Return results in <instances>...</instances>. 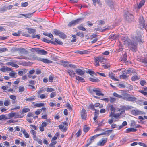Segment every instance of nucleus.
<instances>
[{
    "label": "nucleus",
    "mask_w": 147,
    "mask_h": 147,
    "mask_svg": "<svg viewBox=\"0 0 147 147\" xmlns=\"http://www.w3.org/2000/svg\"><path fill=\"white\" fill-rule=\"evenodd\" d=\"M141 34L142 33L140 32L139 31H137L135 37V39H134L135 41H132L129 38H127L125 40H124V45L126 46H129L130 49L133 52H136L137 51L138 45V43L136 42L137 41L140 43H142L144 42L142 39Z\"/></svg>",
    "instance_id": "obj_1"
},
{
    "label": "nucleus",
    "mask_w": 147,
    "mask_h": 147,
    "mask_svg": "<svg viewBox=\"0 0 147 147\" xmlns=\"http://www.w3.org/2000/svg\"><path fill=\"white\" fill-rule=\"evenodd\" d=\"M89 91L91 94L95 93L96 95L99 96H103L104 94L101 93L100 90L98 88H95L93 89H91L89 88Z\"/></svg>",
    "instance_id": "obj_2"
},
{
    "label": "nucleus",
    "mask_w": 147,
    "mask_h": 147,
    "mask_svg": "<svg viewBox=\"0 0 147 147\" xmlns=\"http://www.w3.org/2000/svg\"><path fill=\"white\" fill-rule=\"evenodd\" d=\"M124 16L125 20L129 22H130L134 20V16L128 11L125 12Z\"/></svg>",
    "instance_id": "obj_3"
},
{
    "label": "nucleus",
    "mask_w": 147,
    "mask_h": 147,
    "mask_svg": "<svg viewBox=\"0 0 147 147\" xmlns=\"http://www.w3.org/2000/svg\"><path fill=\"white\" fill-rule=\"evenodd\" d=\"M83 19L84 18H81L77 19L76 20H72L69 22L68 26L69 27L74 26L83 20Z\"/></svg>",
    "instance_id": "obj_4"
},
{
    "label": "nucleus",
    "mask_w": 147,
    "mask_h": 147,
    "mask_svg": "<svg viewBox=\"0 0 147 147\" xmlns=\"http://www.w3.org/2000/svg\"><path fill=\"white\" fill-rule=\"evenodd\" d=\"M34 50L37 52L39 54L45 55L47 53V52L46 51L43 50H40V49L38 48H32L31 51L32 52H34Z\"/></svg>",
    "instance_id": "obj_5"
},
{
    "label": "nucleus",
    "mask_w": 147,
    "mask_h": 147,
    "mask_svg": "<svg viewBox=\"0 0 147 147\" xmlns=\"http://www.w3.org/2000/svg\"><path fill=\"white\" fill-rule=\"evenodd\" d=\"M33 57L35 59L41 61L45 63H51L52 62V61H51L44 58H41L38 57H35L34 55H33Z\"/></svg>",
    "instance_id": "obj_6"
},
{
    "label": "nucleus",
    "mask_w": 147,
    "mask_h": 147,
    "mask_svg": "<svg viewBox=\"0 0 147 147\" xmlns=\"http://www.w3.org/2000/svg\"><path fill=\"white\" fill-rule=\"evenodd\" d=\"M96 66L99 65V62L102 63L105 61V59L103 57H98L94 58Z\"/></svg>",
    "instance_id": "obj_7"
},
{
    "label": "nucleus",
    "mask_w": 147,
    "mask_h": 147,
    "mask_svg": "<svg viewBox=\"0 0 147 147\" xmlns=\"http://www.w3.org/2000/svg\"><path fill=\"white\" fill-rule=\"evenodd\" d=\"M119 93L120 94L121 96V98L125 100H126L127 97L130 96V94L127 93L126 92L123 90H122L121 92H119Z\"/></svg>",
    "instance_id": "obj_8"
},
{
    "label": "nucleus",
    "mask_w": 147,
    "mask_h": 147,
    "mask_svg": "<svg viewBox=\"0 0 147 147\" xmlns=\"http://www.w3.org/2000/svg\"><path fill=\"white\" fill-rule=\"evenodd\" d=\"M131 113L134 115H137L141 114H145V113L144 112L138 110H133L131 111Z\"/></svg>",
    "instance_id": "obj_9"
},
{
    "label": "nucleus",
    "mask_w": 147,
    "mask_h": 147,
    "mask_svg": "<svg viewBox=\"0 0 147 147\" xmlns=\"http://www.w3.org/2000/svg\"><path fill=\"white\" fill-rule=\"evenodd\" d=\"M107 138H102L101 140H100L97 143V145L99 146H103L105 145L107 142Z\"/></svg>",
    "instance_id": "obj_10"
},
{
    "label": "nucleus",
    "mask_w": 147,
    "mask_h": 147,
    "mask_svg": "<svg viewBox=\"0 0 147 147\" xmlns=\"http://www.w3.org/2000/svg\"><path fill=\"white\" fill-rule=\"evenodd\" d=\"M139 24L141 28H144V27L145 21L142 16L140 17L139 19Z\"/></svg>",
    "instance_id": "obj_11"
},
{
    "label": "nucleus",
    "mask_w": 147,
    "mask_h": 147,
    "mask_svg": "<svg viewBox=\"0 0 147 147\" xmlns=\"http://www.w3.org/2000/svg\"><path fill=\"white\" fill-rule=\"evenodd\" d=\"M81 115L82 119L86 120V112L84 109H83L81 111Z\"/></svg>",
    "instance_id": "obj_12"
},
{
    "label": "nucleus",
    "mask_w": 147,
    "mask_h": 147,
    "mask_svg": "<svg viewBox=\"0 0 147 147\" xmlns=\"http://www.w3.org/2000/svg\"><path fill=\"white\" fill-rule=\"evenodd\" d=\"M75 71L77 74L80 76L84 75L85 73V70H82L80 69H76Z\"/></svg>",
    "instance_id": "obj_13"
},
{
    "label": "nucleus",
    "mask_w": 147,
    "mask_h": 147,
    "mask_svg": "<svg viewBox=\"0 0 147 147\" xmlns=\"http://www.w3.org/2000/svg\"><path fill=\"white\" fill-rule=\"evenodd\" d=\"M106 1L108 5L110 7L111 9L114 8V4L113 1H109V0H106Z\"/></svg>",
    "instance_id": "obj_14"
},
{
    "label": "nucleus",
    "mask_w": 147,
    "mask_h": 147,
    "mask_svg": "<svg viewBox=\"0 0 147 147\" xmlns=\"http://www.w3.org/2000/svg\"><path fill=\"white\" fill-rule=\"evenodd\" d=\"M61 65H62L65 67H69V63L68 61H61L60 62Z\"/></svg>",
    "instance_id": "obj_15"
},
{
    "label": "nucleus",
    "mask_w": 147,
    "mask_h": 147,
    "mask_svg": "<svg viewBox=\"0 0 147 147\" xmlns=\"http://www.w3.org/2000/svg\"><path fill=\"white\" fill-rule=\"evenodd\" d=\"M136 100V98L133 96H128L126 100L129 101H134Z\"/></svg>",
    "instance_id": "obj_16"
},
{
    "label": "nucleus",
    "mask_w": 147,
    "mask_h": 147,
    "mask_svg": "<svg viewBox=\"0 0 147 147\" xmlns=\"http://www.w3.org/2000/svg\"><path fill=\"white\" fill-rule=\"evenodd\" d=\"M36 99V98L35 96H31L30 97H29L27 98H26L25 99V100L27 101H28L29 102H31L33 101H34Z\"/></svg>",
    "instance_id": "obj_17"
},
{
    "label": "nucleus",
    "mask_w": 147,
    "mask_h": 147,
    "mask_svg": "<svg viewBox=\"0 0 147 147\" xmlns=\"http://www.w3.org/2000/svg\"><path fill=\"white\" fill-rule=\"evenodd\" d=\"M106 133H102L99 134H97L94 136H93L90 138V139H91V140H93L94 139L96 138L98 136H99L101 135H104V134H105Z\"/></svg>",
    "instance_id": "obj_18"
},
{
    "label": "nucleus",
    "mask_w": 147,
    "mask_h": 147,
    "mask_svg": "<svg viewBox=\"0 0 147 147\" xmlns=\"http://www.w3.org/2000/svg\"><path fill=\"white\" fill-rule=\"evenodd\" d=\"M8 65H10L13 67H14L16 68H18L19 67V66L17 64H15L13 62H9L7 63Z\"/></svg>",
    "instance_id": "obj_19"
},
{
    "label": "nucleus",
    "mask_w": 147,
    "mask_h": 147,
    "mask_svg": "<svg viewBox=\"0 0 147 147\" xmlns=\"http://www.w3.org/2000/svg\"><path fill=\"white\" fill-rule=\"evenodd\" d=\"M44 35L48 36L51 38V40L53 39V36L51 33L48 34L47 32H44L43 33Z\"/></svg>",
    "instance_id": "obj_20"
},
{
    "label": "nucleus",
    "mask_w": 147,
    "mask_h": 147,
    "mask_svg": "<svg viewBox=\"0 0 147 147\" xmlns=\"http://www.w3.org/2000/svg\"><path fill=\"white\" fill-rule=\"evenodd\" d=\"M109 76L110 78L113 80L117 81H119V80L115 78V74H113V73L111 72L109 73Z\"/></svg>",
    "instance_id": "obj_21"
},
{
    "label": "nucleus",
    "mask_w": 147,
    "mask_h": 147,
    "mask_svg": "<svg viewBox=\"0 0 147 147\" xmlns=\"http://www.w3.org/2000/svg\"><path fill=\"white\" fill-rule=\"evenodd\" d=\"M137 129H136L130 128H128L126 129V132L129 133L131 132H136L137 131Z\"/></svg>",
    "instance_id": "obj_22"
},
{
    "label": "nucleus",
    "mask_w": 147,
    "mask_h": 147,
    "mask_svg": "<svg viewBox=\"0 0 147 147\" xmlns=\"http://www.w3.org/2000/svg\"><path fill=\"white\" fill-rule=\"evenodd\" d=\"M30 111V109L28 108H24L20 112L21 114L26 113L29 112Z\"/></svg>",
    "instance_id": "obj_23"
},
{
    "label": "nucleus",
    "mask_w": 147,
    "mask_h": 147,
    "mask_svg": "<svg viewBox=\"0 0 147 147\" xmlns=\"http://www.w3.org/2000/svg\"><path fill=\"white\" fill-rule=\"evenodd\" d=\"M21 132L24 134L25 137L26 138H28L29 137V135L28 134L26 131L24 129L21 130Z\"/></svg>",
    "instance_id": "obj_24"
},
{
    "label": "nucleus",
    "mask_w": 147,
    "mask_h": 147,
    "mask_svg": "<svg viewBox=\"0 0 147 147\" xmlns=\"http://www.w3.org/2000/svg\"><path fill=\"white\" fill-rule=\"evenodd\" d=\"M93 3L95 6H96V3L100 5H102L101 3L100 2V0H92Z\"/></svg>",
    "instance_id": "obj_25"
},
{
    "label": "nucleus",
    "mask_w": 147,
    "mask_h": 147,
    "mask_svg": "<svg viewBox=\"0 0 147 147\" xmlns=\"http://www.w3.org/2000/svg\"><path fill=\"white\" fill-rule=\"evenodd\" d=\"M42 41L43 42H47V43H51L53 44H56V43H55L54 42L52 41L51 40H49L45 38H44L43 39Z\"/></svg>",
    "instance_id": "obj_26"
},
{
    "label": "nucleus",
    "mask_w": 147,
    "mask_h": 147,
    "mask_svg": "<svg viewBox=\"0 0 147 147\" xmlns=\"http://www.w3.org/2000/svg\"><path fill=\"white\" fill-rule=\"evenodd\" d=\"M4 105L6 106H7L10 104V100L9 99H7L4 101Z\"/></svg>",
    "instance_id": "obj_27"
},
{
    "label": "nucleus",
    "mask_w": 147,
    "mask_h": 147,
    "mask_svg": "<svg viewBox=\"0 0 147 147\" xmlns=\"http://www.w3.org/2000/svg\"><path fill=\"white\" fill-rule=\"evenodd\" d=\"M7 10V7L4 6L2 7L1 8H0V12L2 13L6 11Z\"/></svg>",
    "instance_id": "obj_28"
},
{
    "label": "nucleus",
    "mask_w": 147,
    "mask_h": 147,
    "mask_svg": "<svg viewBox=\"0 0 147 147\" xmlns=\"http://www.w3.org/2000/svg\"><path fill=\"white\" fill-rule=\"evenodd\" d=\"M145 2V1L144 0H142L140 1L139 5L138 6V7L139 9L141 8L142 7L144 3Z\"/></svg>",
    "instance_id": "obj_29"
},
{
    "label": "nucleus",
    "mask_w": 147,
    "mask_h": 147,
    "mask_svg": "<svg viewBox=\"0 0 147 147\" xmlns=\"http://www.w3.org/2000/svg\"><path fill=\"white\" fill-rule=\"evenodd\" d=\"M27 30H28V32L30 34L34 33L36 31L35 29L30 28H28L27 29Z\"/></svg>",
    "instance_id": "obj_30"
},
{
    "label": "nucleus",
    "mask_w": 147,
    "mask_h": 147,
    "mask_svg": "<svg viewBox=\"0 0 147 147\" xmlns=\"http://www.w3.org/2000/svg\"><path fill=\"white\" fill-rule=\"evenodd\" d=\"M61 38H62L64 39L66 38V36L63 32H60L59 35Z\"/></svg>",
    "instance_id": "obj_31"
},
{
    "label": "nucleus",
    "mask_w": 147,
    "mask_h": 147,
    "mask_svg": "<svg viewBox=\"0 0 147 147\" xmlns=\"http://www.w3.org/2000/svg\"><path fill=\"white\" fill-rule=\"evenodd\" d=\"M45 91V89L42 88L40 89L38 91L37 93L38 95H40L41 93L44 92Z\"/></svg>",
    "instance_id": "obj_32"
},
{
    "label": "nucleus",
    "mask_w": 147,
    "mask_h": 147,
    "mask_svg": "<svg viewBox=\"0 0 147 147\" xmlns=\"http://www.w3.org/2000/svg\"><path fill=\"white\" fill-rule=\"evenodd\" d=\"M133 107L131 106H123V109L126 110H129L133 108Z\"/></svg>",
    "instance_id": "obj_33"
},
{
    "label": "nucleus",
    "mask_w": 147,
    "mask_h": 147,
    "mask_svg": "<svg viewBox=\"0 0 147 147\" xmlns=\"http://www.w3.org/2000/svg\"><path fill=\"white\" fill-rule=\"evenodd\" d=\"M19 92H22L24 91L25 88L23 86H21L18 87Z\"/></svg>",
    "instance_id": "obj_34"
},
{
    "label": "nucleus",
    "mask_w": 147,
    "mask_h": 147,
    "mask_svg": "<svg viewBox=\"0 0 147 147\" xmlns=\"http://www.w3.org/2000/svg\"><path fill=\"white\" fill-rule=\"evenodd\" d=\"M140 79L139 77L135 75L133 76L131 78V80L133 81H135L138 80Z\"/></svg>",
    "instance_id": "obj_35"
},
{
    "label": "nucleus",
    "mask_w": 147,
    "mask_h": 147,
    "mask_svg": "<svg viewBox=\"0 0 147 147\" xmlns=\"http://www.w3.org/2000/svg\"><path fill=\"white\" fill-rule=\"evenodd\" d=\"M127 125V123L126 121H124L123 122L122 124V125H120L119 127H118V129H120L122 128L123 126L126 125Z\"/></svg>",
    "instance_id": "obj_36"
},
{
    "label": "nucleus",
    "mask_w": 147,
    "mask_h": 147,
    "mask_svg": "<svg viewBox=\"0 0 147 147\" xmlns=\"http://www.w3.org/2000/svg\"><path fill=\"white\" fill-rule=\"evenodd\" d=\"M33 13L34 12L32 13H29L26 14H22V15L26 18H29L31 17Z\"/></svg>",
    "instance_id": "obj_37"
},
{
    "label": "nucleus",
    "mask_w": 147,
    "mask_h": 147,
    "mask_svg": "<svg viewBox=\"0 0 147 147\" xmlns=\"http://www.w3.org/2000/svg\"><path fill=\"white\" fill-rule=\"evenodd\" d=\"M89 80L94 82H98L99 80L98 79H94L93 78H89Z\"/></svg>",
    "instance_id": "obj_38"
},
{
    "label": "nucleus",
    "mask_w": 147,
    "mask_h": 147,
    "mask_svg": "<svg viewBox=\"0 0 147 147\" xmlns=\"http://www.w3.org/2000/svg\"><path fill=\"white\" fill-rule=\"evenodd\" d=\"M8 115L9 118H12L16 115V113L12 112L10 113H9Z\"/></svg>",
    "instance_id": "obj_39"
},
{
    "label": "nucleus",
    "mask_w": 147,
    "mask_h": 147,
    "mask_svg": "<svg viewBox=\"0 0 147 147\" xmlns=\"http://www.w3.org/2000/svg\"><path fill=\"white\" fill-rule=\"evenodd\" d=\"M76 36H80V37L83 38L84 37V34L83 32H78L76 34Z\"/></svg>",
    "instance_id": "obj_40"
},
{
    "label": "nucleus",
    "mask_w": 147,
    "mask_h": 147,
    "mask_svg": "<svg viewBox=\"0 0 147 147\" xmlns=\"http://www.w3.org/2000/svg\"><path fill=\"white\" fill-rule=\"evenodd\" d=\"M54 42L55 43L56 42L58 44L61 45L63 44V43L61 41L59 40H57L56 38L55 39V40Z\"/></svg>",
    "instance_id": "obj_41"
},
{
    "label": "nucleus",
    "mask_w": 147,
    "mask_h": 147,
    "mask_svg": "<svg viewBox=\"0 0 147 147\" xmlns=\"http://www.w3.org/2000/svg\"><path fill=\"white\" fill-rule=\"evenodd\" d=\"M55 90V89H54L51 88H47L46 89L47 91L49 92H52L54 91Z\"/></svg>",
    "instance_id": "obj_42"
},
{
    "label": "nucleus",
    "mask_w": 147,
    "mask_h": 147,
    "mask_svg": "<svg viewBox=\"0 0 147 147\" xmlns=\"http://www.w3.org/2000/svg\"><path fill=\"white\" fill-rule=\"evenodd\" d=\"M20 112L16 113V115H15V117L16 118H18L19 117L22 118L24 116V115L22 116H21L20 114Z\"/></svg>",
    "instance_id": "obj_43"
},
{
    "label": "nucleus",
    "mask_w": 147,
    "mask_h": 147,
    "mask_svg": "<svg viewBox=\"0 0 147 147\" xmlns=\"http://www.w3.org/2000/svg\"><path fill=\"white\" fill-rule=\"evenodd\" d=\"M127 55L126 53H125L123 55V57L122 60H123L125 62L127 60Z\"/></svg>",
    "instance_id": "obj_44"
},
{
    "label": "nucleus",
    "mask_w": 147,
    "mask_h": 147,
    "mask_svg": "<svg viewBox=\"0 0 147 147\" xmlns=\"http://www.w3.org/2000/svg\"><path fill=\"white\" fill-rule=\"evenodd\" d=\"M77 28L78 29L80 30H82V31H85L86 30V29L84 27L81 26H78Z\"/></svg>",
    "instance_id": "obj_45"
},
{
    "label": "nucleus",
    "mask_w": 147,
    "mask_h": 147,
    "mask_svg": "<svg viewBox=\"0 0 147 147\" xmlns=\"http://www.w3.org/2000/svg\"><path fill=\"white\" fill-rule=\"evenodd\" d=\"M3 119H7V117L5 116V115H1L0 116V120H1Z\"/></svg>",
    "instance_id": "obj_46"
},
{
    "label": "nucleus",
    "mask_w": 147,
    "mask_h": 147,
    "mask_svg": "<svg viewBox=\"0 0 147 147\" xmlns=\"http://www.w3.org/2000/svg\"><path fill=\"white\" fill-rule=\"evenodd\" d=\"M113 95L115 97L121 98V96L120 94H118L116 92H114L113 94Z\"/></svg>",
    "instance_id": "obj_47"
},
{
    "label": "nucleus",
    "mask_w": 147,
    "mask_h": 147,
    "mask_svg": "<svg viewBox=\"0 0 147 147\" xmlns=\"http://www.w3.org/2000/svg\"><path fill=\"white\" fill-rule=\"evenodd\" d=\"M119 77L120 78L123 79H126L127 78V77L126 75L125 74L120 75L119 76Z\"/></svg>",
    "instance_id": "obj_48"
},
{
    "label": "nucleus",
    "mask_w": 147,
    "mask_h": 147,
    "mask_svg": "<svg viewBox=\"0 0 147 147\" xmlns=\"http://www.w3.org/2000/svg\"><path fill=\"white\" fill-rule=\"evenodd\" d=\"M72 36L73 37V38L71 41V42H75L76 41V35H72Z\"/></svg>",
    "instance_id": "obj_49"
},
{
    "label": "nucleus",
    "mask_w": 147,
    "mask_h": 147,
    "mask_svg": "<svg viewBox=\"0 0 147 147\" xmlns=\"http://www.w3.org/2000/svg\"><path fill=\"white\" fill-rule=\"evenodd\" d=\"M75 77L76 79L77 80L82 81L84 80L83 78L79 77L78 76H76Z\"/></svg>",
    "instance_id": "obj_50"
},
{
    "label": "nucleus",
    "mask_w": 147,
    "mask_h": 147,
    "mask_svg": "<svg viewBox=\"0 0 147 147\" xmlns=\"http://www.w3.org/2000/svg\"><path fill=\"white\" fill-rule=\"evenodd\" d=\"M56 93L55 92H53L51 93L50 96L51 98H53L54 96L56 95Z\"/></svg>",
    "instance_id": "obj_51"
},
{
    "label": "nucleus",
    "mask_w": 147,
    "mask_h": 147,
    "mask_svg": "<svg viewBox=\"0 0 147 147\" xmlns=\"http://www.w3.org/2000/svg\"><path fill=\"white\" fill-rule=\"evenodd\" d=\"M35 106L38 107H40L44 106V103H37L35 105Z\"/></svg>",
    "instance_id": "obj_52"
},
{
    "label": "nucleus",
    "mask_w": 147,
    "mask_h": 147,
    "mask_svg": "<svg viewBox=\"0 0 147 147\" xmlns=\"http://www.w3.org/2000/svg\"><path fill=\"white\" fill-rule=\"evenodd\" d=\"M32 37L33 38H37L38 39H40V35H35V34H32Z\"/></svg>",
    "instance_id": "obj_53"
},
{
    "label": "nucleus",
    "mask_w": 147,
    "mask_h": 147,
    "mask_svg": "<svg viewBox=\"0 0 147 147\" xmlns=\"http://www.w3.org/2000/svg\"><path fill=\"white\" fill-rule=\"evenodd\" d=\"M38 96L42 99L46 98L47 97V96L45 94H42L40 96Z\"/></svg>",
    "instance_id": "obj_54"
},
{
    "label": "nucleus",
    "mask_w": 147,
    "mask_h": 147,
    "mask_svg": "<svg viewBox=\"0 0 147 147\" xmlns=\"http://www.w3.org/2000/svg\"><path fill=\"white\" fill-rule=\"evenodd\" d=\"M113 131L111 130H108L107 131H105L104 132H103V133H106L104 135L107 134V136H108L109 134V133L112 132Z\"/></svg>",
    "instance_id": "obj_55"
},
{
    "label": "nucleus",
    "mask_w": 147,
    "mask_h": 147,
    "mask_svg": "<svg viewBox=\"0 0 147 147\" xmlns=\"http://www.w3.org/2000/svg\"><path fill=\"white\" fill-rule=\"evenodd\" d=\"M121 114V113H119L117 114H114L113 117H114L116 119L118 118L119 117V116Z\"/></svg>",
    "instance_id": "obj_56"
},
{
    "label": "nucleus",
    "mask_w": 147,
    "mask_h": 147,
    "mask_svg": "<svg viewBox=\"0 0 147 147\" xmlns=\"http://www.w3.org/2000/svg\"><path fill=\"white\" fill-rule=\"evenodd\" d=\"M42 112L41 109H38L35 113V114L37 115H38L40 114Z\"/></svg>",
    "instance_id": "obj_57"
},
{
    "label": "nucleus",
    "mask_w": 147,
    "mask_h": 147,
    "mask_svg": "<svg viewBox=\"0 0 147 147\" xmlns=\"http://www.w3.org/2000/svg\"><path fill=\"white\" fill-rule=\"evenodd\" d=\"M7 50V49L6 48H1L0 49V53H2L5 51H6Z\"/></svg>",
    "instance_id": "obj_58"
},
{
    "label": "nucleus",
    "mask_w": 147,
    "mask_h": 147,
    "mask_svg": "<svg viewBox=\"0 0 147 147\" xmlns=\"http://www.w3.org/2000/svg\"><path fill=\"white\" fill-rule=\"evenodd\" d=\"M110 110L111 111L115 112V107L113 106V105H111L110 106Z\"/></svg>",
    "instance_id": "obj_59"
},
{
    "label": "nucleus",
    "mask_w": 147,
    "mask_h": 147,
    "mask_svg": "<svg viewBox=\"0 0 147 147\" xmlns=\"http://www.w3.org/2000/svg\"><path fill=\"white\" fill-rule=\"evenodd\" d=\"M116 100V99L115 98H113L112 97H110L109 98V101H110L111 103H112Z\"/></svg>",
    "instance_id": "obj_60"
},
{
    "label": "nucleus",
    "mask_w": 147,
    "mask_h": 147,
    "mask_svg": "<svg viewBox=\"0 0 147 147\" xmlns=\"http://www.w3.org/2000/svg\"><path fill=\"white\" fill-rule=\"evenodd\" d=\"M54 32L56 35H59L60 32L57 30H55Z\"/></svg>",
    "instance_id": "obj_61"
},
{
    "label": "nucleus",
    "mask_w": 147,
    "mask_h": 147,
    "mask_svg": "<svg viewBox=\"0 0 147 147\" xmlns=\"http://www.w3.org/2000/svg\"><path fill=\"white\" fill-rule=\"evenodd\" d=\"M81 134V130L80 129L79 130L77 133L76 134V135L77 137H79Z\"/></svg>",
    "instance_id": "obj_62"
},
{
    "label": "nucleus",
    "mask_w": 147,
    "mask_h": 147,
    "mask_svg": "<svg viewBox=\"0 0 147 147\" xmlns=\"http://www.w3.org/2000/svg\"><path fill=\"white\" fill-rule=\"evenodd\" d=\"M66 106L67 107L68 109L70 110H72V109L71 107L70 104L68 103H67L66 104Z\"/></svg>",
    "instance_id": "obj_63"
},
{
    "label": "nucleus",
    "mask_w": 147,
    "mask_h": 147,
    "mask_svg": "<svg viewBox=\"0 0 147 147\" xmlns=\"http://www.w3.org/2000/svg\"><path fill=\"white\" fill-rule=\"evenodd\" d=\"M86 73H88L90 74V75H92V74H95V73L93 71H91V70H88L86 71Z\"/></svg>",
    "instance_id": "obj_64"
}]
</instances>
